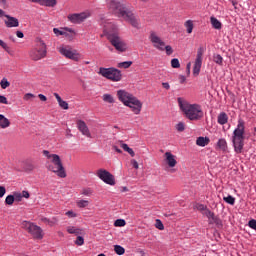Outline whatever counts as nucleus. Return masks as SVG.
I'll return each instance as SVG.
<instances>
[{"instance_id":"nucleus-23","label":"nucleus","mask_w":256,"mask_h":256,"mask_svg":"<svg viewBox=\"0 0 256 256\" xmlns=\"http://www.w3.org/2000/svg\"><path fill=\"white\" fill-rule=\"evenodd\" d=\"M120 147L123 149V151H126L129 155L132 157H135V151H133V148H130L129 145L124 143L123 141H120Z\"/></svg>"},{"instance_id":"nucleus-19","label":"nucleus","mask_w":256,"mask_h":256,"mask_svg":"<svg viewBox=\"0 0 256 256\" xmlns=\"http://www.w3.org/2000/svg\"><path fill=\"white\" fill-rule=\"evenodd\" d=\"M54 97L58 101V105L59 107H61V109H69V104L67 103V101H64L58 93H54Z\"/></svg>"},{"instance_id":"nucleus-4","label":"nucleus","mask_w":256,"mask_h":256,"mask_svg":"<svg viewBox=\"0 0 256 256\" xmlns=\"http://www.w3.org/2000/svg\"><path fill=\"white\" fill-rule=\"evenodd\" d=\"M104 35H106L108 41L116 51H118V53H125V51H127V43H125V40L119 36V33L115 30V26L113 24L104 26Z\"/></svg>"},{"instance_id":"nucleus-8","label":"nucleus","mask_w":256,"mask_h":256,"mask_svg":"<svg viewBox=\"0 0 256 256\" xmlns=\"http://www.w3.org/2000/svg\"><path fill=\"white\" fill-rule=\"evenodd\" d=\"M22 227H23V229L28 231V233H30V235H32L33 239L41 240V239H43V237L45 235L43 233V229L33 222L23 221Z\"/></svg>"},{"instance_id":"nucleus-45","label":"nucleus","mask_w":256,"mask_h":256,"mask_svg":"<svg viewBox=\"0 0 256 256\" xmlns=\"http://www.w3.org/2000/svg\"><path fill=\"white\" fill-rule=\"evenodd\" d=\"M85 244V239L83 238V236H78L77 239L75 240V245H78L79 247H81V245Z\"/></svg>"},{"instance_id":"nucleus-46","label":"nucleus","mask_w":256,"mask_h":256,"mask_svg":"<svg viewBox=\"0 0 256 256\" xmlns=\"http://www.w3.org/2000/svg\"><path fill=\"white\" fill-rule=\"evenodd\" d=\"M82 195H85L86 197H90V195H93V190H91V188L83 189Z\"/></svg>"},{"instance_id":"nucleus-20","label":"nucleus","mask_w":256,"mask_h":256,"mask_svg":"<svg viewBox=\"0 0 256 256\" xmlns=\"http://www.w3.org/2000/svg\"><path fill=\"white\" fill-rule=\"evenodd\" d=\"M0 127L1 129H7L8 127H11V121H9L8 118L3 114H0Z\"/></svg>"},{"instance_id":"nucleus-50","label":"nucleus","mask_w":256,"mask_h":256,"mask_svg":"<svg viewBox=\"0 0 256 256\" xmlns=\"http://www.w3.org/2000/svg\"><path fill=\"white\" fill-rule=\"evenodd\" d=\"M248 225L250 227V229H254V231H256V220L252 219L248 222Z\"/></svg>"},{"instance_id":"nucleus-58","label":"nucleus","mask_w":256,"mask_h":256,"mask_svg":"<svg viewBox=\"0 0 256 256\" xmlns=\"http://www.w3.org/2000/svg\"><path fill=\"white\" fill-rule=\"evenodd\" d=\"M22 197H24L25 199H29L30 197V194H29V191H22Z\"/></svg>"},{"instance_id":"nucleus-9","label":"nucleus","mask_w":256,"mask_h":256,"mask_svg":"<svg viewBox=\"0 0 256 256\" xmlns=\"http://www.w3.org/2000/svg\"><path fill=\"white\" fill-rule=\"evenodd\" d=\"M60 55H63V57H66V59H71L72 61H79L81 59V55L77 52V50H73L71 46H59L57 48Z\"/></svg>"},{"instance_id":"nucleus-61","label":"nucleus","mask_w":256,"mask_h":256,"mask_svg":"<svg viewBox=\"0 0 256 256\" xmlns=\"http://www.w3.org/2000/svg\"><path fill=\"white\" fill-rule=\"evenodd\" d=\"M15 199L17 201H21V199H23V195L21 193H17V194H15Z\"/></svg>"},{"instance_id":"nucleus-16","label":"nucleus","mask_w":256,"mask_h":256,"mask_svg":"<svg viewBox=\"0 0 256 256\" xmlns=\"http://www.w3.org/2000/svg\"><path fill=\"white\" fill-rule=\"evenodd\" d=\"M77 129L84 135L85 137H91V131H89V127L87 126V123L83 120H78L77 123Z\"/></svg>"},{"instance_id":"nucleus-24","label":"nucleus","mask_w":256,"mask_h":256,"mask_svg":"<svg viewBox=\"0 0 256 256\" xmlns=\"http://www.w3.org/2000/svg\"><path fill=\"white\" fill-rule=\"evenodd\" d=\"M210 22H211V25H212V27L214 28V29H218V30H220V29H222V27H223V24L221 23V21H219L217 18H215V17H210Z\"/></svg>"},{"instance_id":"nucleus-47","label":"nucleus","mask_w":256,"mask_h":256,"mask_svg":"<svg viewBox=\"0 0 256 256\" xmlns=\"http://www.w3.org/2000/svg\"><path fill=\"white\" fill-rule=\"evenodd\" d=\"M176 129L181 133L183 131H185V123L183 122H179L178 124H176Z\"/></svg>"},{"instance_id":"nucleus-59","label":"nucleus","mask_w":256,"mask_h":256,"mask_svg":"<svg viewBox=\"0 0 256 256\" xmlns=\"http://www.w3.org/2000/svg\"><path fill=\"white\" fill-rule=\"evenodd\" d=\"M16 36L18 37V39H23V37H25V34H23L21 31H17Z\"/></svg>"},{"instance_id":"nucleus-3","label":"nucleus","mask_w":256,"mask_h":256,"mask_svg":"<svg viewBox=\"0 0 256 256\" xmlns=\"http://www.w3.org/2000/svg\"><path fill=\"white\" fill-rule=\"evenodd\" d=\"M43 155L47 159L46 168L48 171H52V173H55L57 177L65 179V177H67V172H65V167H63L61 157L57 154L50 153L48 150H44Z\"/></svg>"},{"instance_id":"nucleus-17","label":"nucleus","mask_w":256,"mask_h":256,"mask_svg":"<svg viewBox=\"0 0 256 256\" xmlns=\"http://www.w3.org/2000/svg\"><path fill=\"white\" fill-rule=\"evenodd\" d=\"M5 25L8 28L18 27L19 26V19L6 15Z\"/></svg>"},{"instance_id":"nucleus-28","label":"nucleus","mask_w":256,"mask_h":256,"mask_svg":"<svg viewBox=\"0 0 256 256\" xmlns=\"http://www.w3.org/2000/svg\"><path fill=\"white\" fill-rule=\"evenodd\" d=\"M57 221H58L57 218H52V219H49L46 217L41 218V222L47 223V225H49L50 227H53V225H55L57 223Z\"/></svg>"},{"instance_id":"nucleus-42","label":"nucleus","mask_w":256,"mask_h":256,"mask_svg":"<svg viewBox=\"0 0 256 256\" xmlns=\"http://www.w3.org/2000/svg\"><path fill=\"white\" fill-rule=\"evenodd\" d=\"M125 225H127V223H126L125 220H123V219H117V220L114 222V226H115V227H125Z\"/></svg>"},{"instance_id":"nucleus-48","label":"nucleus","mask_w":256,"mask_h":256,"mask_svg":"<svg viewBox=\"0 0 256 256\" xmlns=\"http://www.w3.org/2000/svg\"><path fill=\"white\" fill-rule=\"evenodd\" d=\"M23 99L24 101H31V99H35V95L33 93H26Z\"/></svg>"},{"instance_id":"nucleus-6","label":"nucleus","mask_w":256,"mask_h":256,"mask_svg":"<svg viewBox=\"0 0 256 256\" xmlns=\"http://www.w3.org/2000/svg\"><path fill=\"white\" fill-rule=\"evenodd\" d=\"M29 57L32 61H41L47 57V44L41 38H36L35 46L30 50Z\"/></svg>"},{"instance_id":"nucleus-43","label":"nucleus","mask_w":256,"mask_h":256,"mask_svg":"<svg viewBox=\"0 0 256 256\" xmlns=\"http://www.w3.org/2000/svg\"><path fill=\"white\" fill-rule=\"evenodd\" d=\"M202 215H205V217H207V219H211L215 215V213L211 212V210L206 208V210H204V212H202Z\"/></svg>"},{"instance_id":"nucleus-39","label":"nucleus","mask_w":256,"mask_h":256,"mask_svg":"<svg viewBox=\"0 0 256 256\" xmlns=\"http://www.w3.org/2000/svg\"><path fill=\"white\" fill-rule=\"evenodd\" d=\"M77 206L80 208V209H83L85 207H88L89 206V201L87 200H79L77 202Z\"/></svg>"},{"instance_id":"nucleus-62","label":"nucleus","mask_w":256,"mask_h":256,"mask_svg":"<svg viewBox=\"0 0 256 256\" xmlns=\"http://www.w3.org/2000/svg\"><path fill=\"white\" fill-rule=\"evenodd\" d=\"M40 101H47V96L43 95V94H39L38 95Z\"/></svg>"},{"instance_id":"nucleus-51","label":"nucleus","mask_w":256,"mask_h":256,"mask_svg":"<svg viewBox=\"0 0 256 256\" xmlns=\"http://www.w3.org/2000/svg\"><path fill=\"white\" fill-rule=\"evenodd\" d=\"M0 46L4 48L5 51H7V53H9V46L7 45V43H5L3 40L0 39Z\"/></svg>"},{"instance_id":"nucleus-60","label":"nucleus","mask_w":256,"mask_h":256,"mask_svg":"<svg viewBox=\"0 0 256 256\" xmlns=\"http://www.w3.org/2000/svg\"><path fill=\"white\" fill-rule=\"evenodd\" d=\"M162 87H164V89H167V90L171 89V86L169 85V82H163Z\"/></svg>"},{"instance_id":"nucleus-29","label":"nucleus","mask_w":256,"mask_h":256,"mask_svg":"<svg viewBox=\"0 0 256 256\" xmlns=\"http://www.w3.org/2000/svg\"><path fill=\"white\" fill-rule=\"evenodd\" d=\"M184 27L186 28V31L188 34L193 33V27H194L193 20H187L184 23Z\"/></svg>"},{"instance_id":"nucleus-54","label":"nucleus","mask_w":256,"mask_h":256,"mask_svg":"<svg viewBox=\"0 0 256 256\" xmlns=\"http://www.w3.org/2000/svg\"><path fill=\"white\" fill-rule=\"evenodd\" d=\"M5 193H7V190L5 189V186H0V198L4 197Z\"/></svg>"},{"instance_id":"nucleus-35","label":"nucleus","mask_w":256,"mask_h":256,"mask_svg":"<svg viewBox=\"0 0 256 256\" xmlns=\"http://www.w3.org/2000/svg\"><path fill=\"white\" fill-rule=\"evenodd\" d=\"M114 251L117 255H125V248H123L121 245H115Z\"/></svg>"},{"instance_id":"nucleus-2","label":"nucleus","mask_w":256,"mask_h":256,"mask_svg":"<svg viewBox=\"0 0 256 256\" xmlns=\"http://www.w3.org/2000/svg\"><path fill=\"white\" fill-rule=\"evenodd\" d=\"M177 101L186 119H189V121H201V119H203L204 113L201 105L197 103L191 104L181 97H179Z\"/></svg>"},{"instance_id":"nucleus-30","label":"nucleus","mask_w":256,"mask_h":256,"mask_svg":"<svg viewBox=\"0 0 256 256\" xmlns=\"http://www.w3.org/2000/svg\"><path fill=\"white\" fill-rule=\"evenodd\" d=\"M213 61L216 65H220V67L223 66V56H221V54H214Z\"/></svg>"},{"instance_id":"nucleus-53","label":"nucleus","mask_w":256,"mask_h":256,"mask_svg":"<svg viewBox=\"0 0 256 256\" xmlns=\"http://www.w3.org/2000/svg\"><path fill=\"white\" fill-rule=\"evenodd\" d=\"M178 79L181 85H183L187 81V77H185L184 75H179Z\"/></svg>"},{"instance_id":"nucleus-33","label":"nucleus","mask_w":256,"mask_h":256,"mask_svg":"<svg viewBox=\"0 0 256 256\" xmlns=\"http://www.w3.org/2000/svg\"><path fill=\"white\" fill-rule=\"evenodd\" d=\"M131 65H133L132 61H125V62L118 63V67L120 69H129V67H131Z\"/></svg>"},{"instance_id":"nucleus-64","label":"nucleus","mask_w":256,"mask_h":256,"mask_svg":"<svg viewBox=\"0 0 256 256\" xmlns=\"http://www.w3.org/2000/svg\"><path fill=\"white\" fill-rule=\"evenodd\" d=\"M7 14L3 11V9H0V17H6Z\"/></svg>"},{"instance_id":"nucleus-12","label":"nucleus","mask_w":256,"mask_h":256,"mask_svg":"<svg viewBox=\"0 0 256 256\" xmlns=\"http://www.w3.org/2000/svg\"><path fill=\"white\" fill-rule=\"evenodd\" d=\"M149 40L155 49H158V51H165V41H163L156 32H150Z\"/></svg>"},{"instance_id":"nucleus-13","label":"nucleus","mask_w":256,"mask_h":256,"mask_svg":"<svg viewBox=\"0 0 256 256\" xmlns=\"http://www.w3.org/2000/svg\"><path fill=\"white\" fill-rule=\"evenodd\" d=\"M89 17H91V13L81 12V13H75V14L68 15V20L71 23L79 24V23H83V21H85V19H89Z\"/></svg>"},{"instance_id":"nucleus-5","label":"nucleus","mask_w":256,"mask_h":256,"mask_svg":"<svg viewBox=\"0 0 256 256\" xmlns=\"http://www.w3.org/2000/svg\"><path fill=\"white\" fill-rule=\"evenodd\" d=\"M231 141L237 155L243 153V147H245V121L243 119L238 120V124L232 133Z\"/></svg>"},{"instance_id":"nucleus-56","label":"nucleus","mask_w":256,"mask_h":256,"mask_svg":"<svg viewBox=\"0 0 256 256\" xmlns=\"http://www.w3.org/2000/svg\"><path fill=\"white\" fill-rule=\"evenodd\" d=\"M131 165L134 167V169H139V163L137 160H131Z\"/></svg>"},{"instance_id":"nucleus-31","label":"nucleus","mask_w":256,"mask_h":256,"mask_svg":"<svg viewBox=\"0 0 256 256\" xmlns=\"http://www.w3.org/2000/svg\"><path fill=\"white\" fill-rule=\"evenodd\" d=\"M102 99L105 103H115V99L111 94H103Z\"/></svg>"},{"instance_id":"nucleus-15","label":"nucleus","mask_w":256,"mask_h":256,"mask_svg":"<svg viewBox=\"0 0 256 256\" xmlns=\"http://www.w3.org/2000/svg\"><path fill=\"white\" fill-rule=\"evenodd\" d=\"M117 97L123 105H126L129 101H131L135 96L125 90H118L117 91Z\"/></svg>"},{"instance_id":"nucleus-40","label":"nucleus","mask_w":256,"mask_h":256,"mask_svg":"<svg viewBox=\"0 0 256 256\" xmlns=\"http://www.w3.org/2000/svg\"><path fill=\"white\" fill-rule=\"evenodd\" d=\"M6 205H13L15 203V196L13 195H8L5 199Z\"/></svg>"},{"instance_id":"nucleus-49","label":"nucleus","mask_w":256,"mask_h":256,"mask_svg":"<svg viewBox=\"0 0 256 256\" xmlns=\"http://www.w3.org/2000/svg\"><path fill=\"white\" fill-rule=\"evenodd\" d=\"M164 50H166V55H173V47L171 45L164 46Z\"/></svg>"},{"instance_id":"nucleus-63","label":"nucleus","mask_w":256,"mask_h":256,"mask_svg":"<svg viewBox=\"0 0 256 256\" xmlns=\"http://www.w3.org/2000/svg\"><path fill=\"white\" fill-rule=\"evenodd\" d=\"M112 149H114V151H116V153H123V151L121 149H119V147H117L116 145L112 146Z\"/></svg>"},{"instance_id":"nucleus-34","label":"nucleus","mask_w":256,"mask_h":256,"mask_svg":"<svg viewBox=\"0 0 256 256\" xmlns=\"http://www.w3.org/2000/svg\"><path fill=\"white\" fill-rule=\"evenodd\" d=\"M10 86H11V82L7 80V78H2V80L0 81L1 89H7V87H10Z\"/></svg>"},{"instance_id":"nucleus-52","label":"nucleus","mask_w":256,"mask_h":256,"mask_svg":"<svg viewBox=\"0 0 256 256\" xmlns=\"http://www.w3.org/2000/svg\"><path fill=\"white\" fill-rule=\"evenodd\" d=\"M0 103L3 105H9V102L7 101V97L0 95Z\"/></svg>"},{"instance_id":"nucleus-1","label":"nucleus","mask_w":256,"mask_h":256,"mask_svg":"<svg viewBox=\"0 0 256 256\" xmlns=\"http://www.w3.org/2000/svg\"><path fill=\"white\" fill-rule=\"evenodd\" d=\"M106 2L112 13H115L118 15V17H123V19L128 21L132 27L139 29V19L133 12L129 11L124 4H122L119 0H106Z\"/></svg>"},{"instance_id":"nucleus-21","label":"nucleus","mask_w":256,"mask_h":256,"mask_svg":"<svg viewBox=\"0 0 256 256\" xmlns=\"http://www.w3.org/2000/svg\"><path fill=\"white\" fill-rule=\"evenodd\" d=\"M210 141L209 137L200 136L196 140V145H198V147H207V144L210 143Z\"/></svg>"},{"instance_id":"nucleus-7","label":"nucleus","mask_w":256,"mask_h":256,"mask_svg":"<svg viewBox=\"0 0 256 256\" xmlns=\"http://www.w3.org/2000/svg\"><path fill=\"white\" fill-rule=\"evenodd\" d=\"M98 75H101L105 79H109L110 81L119 82L123 79V75L121 74L119 69L110 67H100L98 71Z\"/></svg>"},{"instance_id":"nucleus-22","label":"nucleus","mask_w":256,"mask_h":256,"mask_svg":"<svg viewBox=\"0 0 256 256\" xmlns=\"http://www.w3.org/2000/svg\"><path fill=\"white\" fill-rule=\"evenodd\" d=\"M229 121V116H227V113L225 112H221L218 115L217 118V123H219V125H226V123Z\"/></svg>"},{"instance_id":"nucleus-38","label":"nucleus","mask_w":256,"mask_h":256,"mask_svg":"<svg viewBox=\"0 0 256 256\" xmlns=\"http://www.w3.org/2000/svg\"><path fill=\"white\" fill-rule=\"evenodd\" d=\"M225 203H228V205H235V197L228 195L227 197L223 198Z\"/></svg>"},{"instance_id":"nucleus-11","label":"nucleus","mask_w":256,"mask_h":256,"mask_svg":"<svg viewBox=\"0 0 256 256\" xmlns=\"http://www.w3.org/2000/svg\"><path fill=\"white\" fill-rule=\"evenodd\" d=\"M97 177L106 185H115V176L105 169H100L96 173Z\"/></svg>"},{"instance_id":"nucleus-10","label":"nucleus","mask_w":256,"mask_h":256,"mask_svg":"<svg viewBox=\"0 0 256 256\" xmlns=\"http://www.w3.org/2000/svg\"><path fill=\"white\" fill-rule=\"evenodd\" d=\"M203 53H205V48L199 47L197 50V55L193 66L194 77H197L199 73H201V66L203 65Z\"/></svg>"},{"instance_id":"nucleus-27","label":"nucleus","mask_w":256,"mask_h":256,"mask_svg":"<svg viewBox=\"0 0 256 256\" xmlns=\"http://www.w3.org/2000/svg\"><path fill=\"white\" fill-rule=\"evenodd\" d=\"M218 149H221V151L227 150V140L225 138H220L217 142Z\"/></svg>"},{"instance_id":"nucleus-25","label":"nucleus","mask_w":256,"mask_h":256,"mask_svg":"<svg viewBox=\"0 0 256 256\" xmlns=\"http://www.w3.org/2000/svg\"><path fill=\"white\" fill-rule=\"evenodd\" d=\"M38 3L45 7H55V5H57V0H38Z\"/></svg>"},{"instance_id":"nucleus-36","label":"nucleus","mask_w":256,"mask_h":256,"mask_svg":"<svg viewBox=\"0 0 256 256\" xmlns=\"http://www.w3.org/2000/svg\"><path fill=\"white\" fill-rule=\"evenodd\" d=\"M194 209H197V211H201V213H204V211H207V205L196 203L194 205Z\"/></svg>"},{"instance_id":"nucleus-32","label":"nucleus","mask_w":256,"mask_h":256,"mask_svg":"<svg viewBox=\"0 0 256 256\" xmlns=\"http://www.w3.org/2000/svg\"><path fill=\"white\" fill-rule=\"evenodd\" d=\"M211 220L214 221V225H216V227H218V228L223 227V221L220 220L219 217L216 216L215 214L213 215Z\"/></svg>"},{"instance_id":"nucleus-14","label":"nucleus","mask_w":256,"mask_h":256,"mask_svg":"<svg viewBox=\"0 0 256 256\" xmlns=\"http://www.w3.org/2000/svg\"><path fill=\"white\" fill-rule=\"evenodd\" d=\"M125 107H129L134 115H139L141 113V109H143V103L134 96V98L129 101Z\"/></svg>"},{"instance_id":"nucleus-57","label":"nucleus","mask_w":256,"mask_h":256,"mask_svg":"<svg viewBox=\"0 0 256 256\" xmlns=\"http://www.w3.org/2000/svg\"><path fill=\"white\" fill-rule=\"evenodd\" d=\"M186 72H187V75H191V62H189V63L186 65Z\"/></svg>"},{"instance_id":"nucleus-55","label":"nucleus","mask_w":256,"mask_h":256,"mask_svg":"<svg viewBox=\"0 0 256 256\" xmlns=\"http://www.w3.org/2000/svg\"><path fill=\"white\" fill-rule=\"evenodd\" d=\"M66 215L67 217H70V218L77 217V214H75V212L73 211H67Z\"/></svg>"},{"instance_id":"nucleus-41","label":"nucleus","mask_w":256,"mask_h":256,"mask_svg":"<svg viewBox=\"0 0 256 256\" xmlns=\"http://www.w3.org/2000/svg\"><path fill=\"white\" fill-rule=\"evenodd\" d=\"M53 33L56 35V37H59L61 35H67V32L65 30H59V28H53Z\"/></svg>"},{"instance_id":"nucleus-37","label":"nucleus","mask_w":256,"mask_h":256,"mask_svg":"<svg viewBox=\"0 0 256 256\" xmlns=\"http://www.w3.org/2000/svg\"><path fill=\"white\" fill-rule=\"evenodd\" d=\"M171 67H172L173 69H179V67H181V63L179 62V59L173 58V59L171 60Z\"/></svg>"},{"instance_id":"nucleus-26","label":"nucleus","mask_w":256,"mask_h":256,"mask_svg":"<svg viewBox=\"0 0 256 256\" xmlns=\"http://www.w3.org/2000/svg\"><path fill=\"white\" fill-rule=\"evenodd\" d=\"M67 233H69L70 235H81V229L77 228L75 226H68L66 228Z\"/></svg>"},{"instance_id":"nucleus-44","label":"nucleus","mask_w":256,"mask_h":256,"mask_svg":"<svg viewBox=\"0 0 256 256\" xmlns=\"http://www.w3.org/2000/svg\"><path fill=\"white\" fill-rule=\"evenodd\" d=\"M155 227L156 229H159V231H163V229H165V226L163 225V222L160 219L156 220Z\"/></svg>"},{"instance_id":"nucleus-18","label":"nucleus","mask_w":256,"mask_h":256,"mask_svg":"<svg viewBox=\"0 0 256 256\" xmlns=\"http://www.w3.org/2000/svg\"><path fill=\"white\" fill-rule=\"evenodd\" d=\"M165 157H166V163L168 166L175 167V165H177V160L175 159V155H173L171 152H166Z\"/></svg>"}]
</instances>
